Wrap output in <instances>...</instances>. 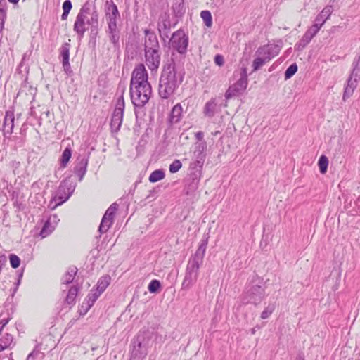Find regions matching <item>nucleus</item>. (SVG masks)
Segmentation results:
<instances>
[{"instance_id":"38","label":"nucleus","mask_w":360,"mask_h":360,"mask_svg":"<svg viewBox=\"0 0 360 360\" xmlns=\"http://www.w3.org/2000/svg\"><path fill=\"white\" fill-rule=\"evenodd\" d=\"M182 167V164L180 160H175L170 165H169V172L171 173L177 172Z\"/></svg>"},{"instance_id":"10","label":"nucleus","mask_w":360,"mask_h":360,"mask_svg":"<svg viewBox=\"0 0 360 360\" xmlns=\"http://www.w3.org/2000/svg\"><path fill=\"white\" fill-rule=\"evenodd\" d=\"M118 205L117 203H112L106 210L104 214L101 224L98 228V231L102 234L108 231L113 223V219Z\"/></svg>"},{"instance_id":"47","label":"nucleus","mask_w":360,"mask_h":360,"mask_svg":"<svg viewBox=\"0 0 360 360\" xmlns=\"http://www.w3.org/2000/svg\"><path fill=\"white\" fill-rule=\"evenodd\" d=\"M77 269L76 267H71L68 269L66 274L69 275L71 277H73L75 278V276L77 274Z\"/></svg>"},{"instance_id":"24","label":"nucleus","mask_w":360,"mask_h":360,"mask_svg":"<svg viewBox=\"0 0 360 360\" xmlns=\"http://www.w3.org/2000/svg\"><path fill=\"white\" fill-rule=\"evenodd\" d=\"M182 107L180 104L175 105L170 113L169 121L171 123H177L180 120L182 115Z\"/></svg>"},{"instance_id":"4","label":"nucleus","mask_w":360,"mask_h":360,"mask_svg":"<svg viewBox=\"0 0 360 360\" xmlns=\"http://www.w3.org/2000/svg\"><path fill=\"white\" fill-rule=\"evenodd\" d=\"M207 244L206 241L201 243L195 253L189 259L184 279L182 282V287L184 288L188 289L196 282L199 269L203 262Z\"/></svg>"},{"instance_id":"58","label":"nucleus","mask_w":360,"mask_h":360,"mask_svg":"<svg viewBox=\"0 0 360 360\" xmlns=\"http://www.w3.org/2000/svg\"><path fill=\"white\" fill-rule=\"evenodd\" d=\"M4 25H2V27H1V24H0V32L4 29Z\"/></svg>"},{"instance_id":"44","label":"nucleus","mask_w":360,"mask_h":360,"mask_svg":"<svg viewBox=\"0 0 360 360\" xmlns=\"http://www.w3.org/2000/svg\"><path fill=\"white\" fill-rule=\"evenodd\" d=\"M73 280H74L73 277H71L69 275L65 274L61 279L62 285H68V284L72 283L73 281Z\"/></svg>"},{"instance_id":"27","label":"nucleus","mask_w":360,"mask_h":360,"mask_svg":"<svg viewBox=\"0 0 360 360\" xmlns=\"http://www.w3.org/2000/svg\"><path fill=\"white\" fill-rule=\"evenodd\" d=\"M72 156V148L70 146L66 147L63 150L60 158V166L63 168L67 167V165Z\"/></svg>"},{"instance_id":"25","label":"nucleus","mask_w":360,"mask_h":360,"mask_svg":"<svg viewBox=\"0 0 360 360\" xmlns=\"http://www.w3.org/2000/svg\"><path fill=\"white\" fill-rule=\"evenodd\" d=\"M319 30L320 28L317 25H312L303 35L302 41H304L305 43H309Z\"/></svg>"},{"instance_id":"31","label":"nucleus","mask_w":360,"mask_h":360,"mask_svg":"<svg viewBox=\"0 0 360 360\" xmlns=\"http://www.w3.org/2000/svg\"><path fill=\"white\" fill-rule=\"evenodd\" d=\"M318 165L319 167L320 172L323 174L327 172L328 166V160L326 155H322L319 160Z\"/></svg>"},{"instance_id":"1","label":"nucleus","mask_w":360,"mask_h":360,"mask_svg":"<svg viewBox=\"0 0 360 360\" xmlns=\"http://www.w3.org/2000/svg\"><path fill=\"white\" fill-rule=\"evenodd\" d=\"M152 94V88L148 82V75L143 64L135 67L130 81V96L133 105L137 108L144 106Z\"/></svg>"},{"instance_id":"43","label":"nucleus","mask_w":360,"mask_h":360,"mask_svg":"<svg viewBox=\"0 0 360 360\" xmlns=\"http://www.w3.org/2000/svg\"><path fill=\"white\" fill-rule=\"evenodd\" d=\"M91 307V306H89V304L87 303H86L85 302H83V303L81 305V307L79 309L80 314H82V315L86 314L88 312V311L90 309Z\"/></svg>"},{"instance_id":"59","label":"nucleus","mask_w":360,"mask_h":360,"mask_svg":"<svg viewBox=\"0 0 360 360\" xmlns=\"http://www.w3.org/2000/svg\"><path fill=\"white\" fill-rule=\"evenodd\" d=\"M251 333H252V334H255V328H252V330H251Z\"/></svg>"},{"instance_id":"16","label":"nucleus","mask_w":360,"mask_h":360,"mask_svg":"<svg viewBox=\"0 0 360 360\" xmlns=\"http://www.w3.org/2000/svg\"><path fill=\"white\" fill-rule=\"evenodd\" d=\"M15 116L11 110H7L5 113L3 132L4 136H10L12 134L14 127Z\"/></svg>"},{"instance_id":"15","label":"nucleus","mask_w":360,"mask_h":360,"mask_svg":"<svg viewBox=\"0 0 360 360\" xmlns=\"http://www.w3.org/2000/svg\"><path fill=\"white\" fill-rule=\"evenodd\" d=\"M146 64L153 72L157 70L160 63V50L145 51Z\"/></svg>"},{"instance_id":"50","label":"nucleus","mask_w":360,"mask_h":360,"mask_svg":"<svg viewBox=\"0 0 360 360\" xmlns=\"http://www.w3.org/2000/svg\"><path fill=\"white\" fill-rule=\"evenodd\" d=\"M309 43H305L304 41H302V39L300 41V42L296 45L297 46V49L298 50H302L307 44H308Z\"/></svg>"},{"instance_id":"56","label":"nucleus","mask_w":360,"mask_h":360,"mask_svg":"<svg viewBox=\"0 0 360 360\" xmlns=\"http://www.w3.org/2000/svg\"><path fill=\"white\" fill-rule=\"evenodd\" d=\"M5 349V347L2 345L1 343H0V352Z\"/></svg>"},{"instance_id":"40","label":"nucleus","mask_w":360,"mask_h":360,"mask_svg":"<svg viewBox=\"0 0 360 360\" xmlns=\"http://www.w3.org/2000/svg\"><path fill=\"white\" fill-rule=\"evenodd\" d=\"M274 306H268L264 309V310L261 314V318L262 319H267L274 311Z\"/></svg>"},{"instance_id":"35","label":"nucleus","mask_w":360,"mask_h":360,"mask_svg":"<svg viewBox=\"0 0 360 360\" xmlns=\"http://www.w3.org/2000/svg\"><path fill=\"white\" fill-rule=\"evenodd\" d=\"M351 74L353 75V77H360V54L353 63V69Z\"/></svg>"},{"instance_id":"54","label":"nucleus","mask_w":360,"mask_h":360,"mask_svg":"<svg viewBox=\"0 0 360 360\" xmlns=\"http://www.w3.org/2000/svg\"><path fill=\"white\" fill-rule=\"evenodd\" d=\"M68 14H69V12H65L63 11L62 15H61V18L62 20H66L68 16Z\"/></svg>"},{"instance_id":"53","label":"nucleus","mask_w":360,"mask_h":360,"mask_svg":"<svg viewBox=\"0 0 360 360\" xmlns=\"http://www.w3.org/2000/svg\"><path fill=\"white\" fill-rule=\"evenodd\" d=\"M20 166V162L18 161H13L12 162V167L14 168H18Z\"/></svg>"},{"instance_id":"60","label":"nucleus","mask_w":360,"mask_h":360,"mask_svg":"<svg viewBox=\"0 0 360 360\" xmlns=\"http://www.w3.org/2000/svg\"><path fill=\"white\" fill-rule=\"evenodd\" d=\"M138 346H139V347H141V342H139Z\"/></svg>"},{"instance_id":"45","label":"nucleus","mask_w":360,"mask_h":360,"mask_svg":"<svg viewBox=\"0 0 360 360\" xmlns=\"http://www.w3.org/2000/svg\"><path fill=\"white\" fill-rule=\"evenodd\" d=\"M72 7V3L70 0H65L63 4V10L65 12L70 13Z\"/></svg>"},{"instance_id":"13","label":"nucleus","mask_w":360,"mask_h":360,"mask_svg":"<svg viewBox=\"0 0 360 360\" xmlns=\"http://www.w3.org/2000/svg\"><path fill=\"white\" fill-rule=\"evenodd\" d=\"M105 12L108 25L117 24L118 19L120 18V15L117 6L112 0L110 1H106Z\"/></svg>"},{"instance_id":"49","label":"nucleus","mask_w":360,"mask_h":360,"mask_svg":"<svg viewBox=\"0 0 360 360\" xmlns=\"http://www.w3.org/2000/svg\"><path fill=\"white\" fill-rule=\"evenodd\" d=\"M6 18V11H0V24L4 25Z\"/></svg>"},{"instance_id":"21","label":"nucleus","mask_w":360,"mask_h":360,"mask_svg":"<svg viewBox=\"0 0 360 360\" xmlns=\"http://www.w3.org/2000/svg\"><path fill=\"white\" fill-rule=\"evenodd\" d=\"M60 56L62 57V63L64 68V71L66 73L70 72V64L69 63L70 56V44L68 43L64 44L60 51Z\"/></svg>"},{"instance_id":"9","label":"nucleus","mask_w":360,"mask_h":360,"mask_svg":"<svg viewBox=\"0 0 360 360\" xmlns=\"http://www.w3.org/2000/svg\"><path fill=\"white\" fill-rule=\"evenodd\" d=\"M124 100L122 95L117 98L115 108L112 115L110 127L114 132H117L122 123L124 110Z\"/></svg>"},{"instance_id":"18","label":"nucleus","mask_w":360,"mask_h":360,"mask_svg":"<svg viewBox=\"0 0 360 360\" xmlns=\"http://www.w3.org/2000/svg\"><path fill=\"white\" fill-rule=\"evenodd\" d=\"M221 111V107L218 104L217 98H213L205 105L203 113L206 117H212L214 115Z\"/></svg>"},{"instance_id":"14","label":"nucleus","mask_w":360,"mask_h":360,"mask_svg":"<svg viewBox=\"0 0 360 360\" xmlns=\"http://www.w3.org/2000/svg\"><path fill=\"white\" fill-rule=\"evenodd\" d=\"M144 51H150L151 50H160V44L155 33L148 29L144 30Z\"/></svg>"},{"instance_id":"33","label":"nucleus","mask_w":360,"mask_h":360,"mask_svg":"<svg viewBox=\"0 0 360 360\" xmlns=\"http://www.w3.org/2000/svg\"><path fill=\"white\" fill-rule=\"evenodd\" d=\"M13 335L8 333H6L0 338V343L5 347V349L9 347L13 343Z\"/></svg>"},{"instance_id":"34","label":"nucleus","mask_w":360,"mask_h":360,"mask_svg":"<svg viewBox=\"0 0 360 360\" xmlns=\"http://www.w3.org/2000/svg\"><path fill=\"white\" fill-rule=\"evenodd\" d=\"M267 62L266 60L259 58V56H255V58L254 59L252 65L253 68L252 71H257L261 67H262Z\"/></svg>"},{"instance_id":"22","label":"nucleus","mask_w":360,"mask_h":360,"mask_svg":"<svg viewBox=\"0 0 360 360\" xmlns=\"http://www.w3.org/2000/svg\"><path fill=\"white\" fill-rule=\"evenodd\" d=\"M360 77H353V75H350L347 80V84L345 89L343 100L345 101L347 98L350 97L353 94L355 89L357 86V83Z\"/></svg>"},{"instance_id":"37","label":"nucleus","mask_w":360,"mask_h":360,"mask_svg":"<svg viewBox=\"0 0 360 360\" xmlns=\"http://www.w3.org/2000/svg\"><path fill=\"white\" fill-rule=\"evenodd\" d=\"M160 288V282L158 280H153L150 282L148 289L150 292L154 293Z\"/></svg>"},{"instance_id":"55","label":"nucleus","mask_w":360,"mask_h":360,"mask_svg":"<svg viewBox=\"0 0 360 360\" xmlns=\"http://www.w3.org/2000/svg\"><path fill=\"white\" fill-rule=\"evenodd\" d=\"M11 3L16 4L19 1V0H8Z\"/></svg>"},{"instance_id":"48","label":"nucleus","mask_w":360,"mask_h":360,"mask_svg":"<svg viewBox=\"0 0 360 360\" xmlns=\"http://www.w3.org/2000/svg\"><path fill=\"white\" fill-rule=\"evenodd\" d=\"M7 3L6 0H0V11H6Z\"/></svg>"},{"instance_id":"28","label":"nucleus","mask_w":360,"mask_h":360,"mask_svg":"<svg viewBox=\"0 0 360 360\" xmlns=\"http://www.w3.org/2000/svg\"><path fill=\"white\" fill-rule=\"evenodd\" d=\"M78 293V288L77 286L71 287L67 294L65 302L68 304L71 305L75 304V300Z\"/></svg>"},{"instance_id":"61","label":"nucleus","mask_w":360,"mask_h":360,"mask_svg":"<svg viewBox=\"0 0 360 360\" xmlns=\"http://www.w3.org/2000/svg\"><path fill=\"white\" fill-rule=\"evenodd\" d=\"M11 360H13V359H11Z\"/></svg>"},{"instance_id":"12","label":"nucleus","mask_w":360,"mask_h":360,"mask_svg":"<svg viewBox=\"0 0 360 360\" xmlns=\"http://www.w3.org/2000/svg\"><path fill=\"white\" fill-rule=\"evenodd\" d=\"M206 148L207 143L205 141L195 143L192 163L194 167H202L205 159V152Z\"/></svg>"},{"instance_id":"6","label":"nucleus","mask_w":360,"mask_h":360,"mask_svg":"<svg viewBox=\"0 0 360 360\" xmlns=\"http://www.w3.org/2000/svg\"><path fill=\"white\" fill-rule=\"evenodd\" d=\"M75 188L76 184L70 177L61 181L53 198L56 203V206L60 205L67 201L75 191Z\"/></svg>"},{"instance_id":"41","label":"nucleus","mask_w":360,"mask_h":360,"mask_svg":"<svg viewBox=\"0 0 360 360\" xmlns=\"http://www.w3.org/2000/svg\"><path fill=\"white\" fill-rule=\"evenodd\" d=\"M41 356V353L37 350H33L27 357L26 360H37Z\"/></svg>"},{"instance_id":"57","label":"nucleus","mask_w":360,"mask_h":360,"mask_svg":"<svg viewBox=\"0 0 360 360\" xmlns=\"http://www.w3.org/2000/svg\"><path fill=\"white\" fill-rule=\"evenodd\" d=\"M296 360H304V359L302 356H299Z\"/></svg>"},{"instance_id":"23","label":"nucleus","mask_w":360,"mask_h":360,"mask_svg":"<svg viewBox=\"0 0 360 360\" xmlns=\"http://www.w3.org/2000/svg\"><path fill=\"white\" fill-rule=\"evenodd\" d=\"M108 34L110 41L113 44L115 47L119 46L120 41V30L117 28V24L108 25Z\"/></svg>"},{"instance_id":"46","label":"nucleus","mask_w":360,"mask_h":360,"mask_svg":"<svg viewBox=\"0 0 360 360\" xmlns=\"http://www.w3.org/2000/svg\"><path fill=\"white\" fill-rule=\"evenodd\" d=\"M11 318L8 316L7 317L2 318L0 320V335L4 329V328L6 326V324L10 321Z\"/></svg>"},{"instance_id":"29","label":"nucleus","mask_w":360,"mask_h":360,"mask_svg":"<svg viewBox=\"0 0 360 360\" xmlns=\"http://www.w3.org/2000/svg\"><path fill=\"white\" fill-rule=\"evenodd\" d=\"M101 295L99 292L96 291L95 289H92L84 302L87 303L89 306L92 307Z\"/></svg>"},{"instance_id":"19","label":"nucleus","mask_w":360,"mask_h":360,"mask_svg":"<svg viewBox=\"0 0 360 360\" xmlns=\"http://www.w3.org/2000/svg\"><path fill=\"white\" fill-rule=\"evenodd\" d=\"M333 11L332 6L328 5L323 8V9L317 15L315 18L314 25H317L321 29L326 21L330 18V15Z\"/></svg>"},{"instance_id":"51","label":"nucleus","mask_w":360,"mask_h":360,"mask_svg":"<svg viewBox=\"0 0 360 360\" xmlns=\"http://www.w3.org/2000/svg\"><path fill=\"white\" fill-rule=\"evenodd\" d=\"M22 276V274H20L19 275V278H18V279L17 282L15 283V288L13 289V295H12L13 296V295H14V294L16 292V291H17V290H18V286H19V285H20V279H21Z\"/></svg>"},{"instance_id":"7","label":"nucleus","mask_w":360,"mask_h":360,"mask_svg":"<svg viewBox=\"0 0 360 360\" xmlns=\"http://www.w3.org/2000/svg\"><path fill=\"white\" fill-rule=\"evenodd\" d=\"M248 83L246 68H243L240 71L239 79L231 85L225 93L226 99L229 100L233 97L241 95L247 89Z\"/></svg>"},{"instance_id":"30","label":"nucleus","mask_w":360,"mask_h":360,"mask_svg":"<svg viewBox=\"0 0 360 360\" xmlns=\"http://www.w3.org/2000/svg\"><path fill=\"white\" fill-rule=\"evenodd\" d=\"M165 172L162 169H157L153 171L150 176H149V181L151 183H155L157 181H159L165 178Z\"/></svg>"},{"instance_id":"36","label":"nucleus","mask_w":360,"mask_h":360,"mask_svg":"<svg viewBox=\"0 0 360 360\" xmlns=\"http://www.w3.org/2000/svg\"><path fill=\"white\" fill-rule=\"evenodd\" d=\"M297 70V65L295 63L290 65L285 72V78L286 79L292 77Z\"/></svg>"},{"instance_id":"39","label":"nucleus","mask_w":360,"mask_h":360,"mask_svg":"<svg viewBox=\"0 0 360 360\" xmlns=\"http://www.w3.org/2000/svg\"><path fill=\"white\" fill-rule=\"evenodd\" d=\"M9 259H10L11 266L13 268L16 269L20 266V259L17 255H15L14 254H11L9 256Z\"/></svg>"},{"instance_id":"20","label":"nucleus","mask_w":360,"mask_h":360,"mask_svg":"<svg viewBox=\"0 0 360 360\" xmlns=\"http://www.w3.org/2000/svg\"><path fill=\"white\" fill-rule=\"evenodd\" d=\"M57 219V216L53 215L52 217H49L45 222L39 233L42 238H46L53 232L56 227V225L53 224L56 223Z\"/></svg>"},{"instance_id":"17","label":"nucleus","mask_w":360,"mask_h":360,"mask_svg":"<svg viewBox=\"0 0 360 360\" xmlns=\"http://www.w3.org/2000/svg\"><path fill=\"white\" fill-rule=\"evenodd\" d=\"M88 165V159L85 157H79L77 160L76 165L74 167V172L78 176L79 181H81L86 172Z\"/></svg>"},{"instance_id":"42","label":"nucleus","mask_w":360,"mask_h":360,"mask_svg":"<svg viewBox=\"0 0 360 360\" xmlns=\"http://www.w3.org/2000/svg\"><path fill=\"white\" fill-rule=\"evenodd\" d=\"M214 63L217 65L218 66H222L224 65V57L223 56L220 55V54H217L214 56Z\"/></svg>"},{"instance_id":"8","label":"nucleus","mask_w":360,"mask_h":360,"mask_svg":"<svg viewBox=\"0 0 360 360\" xmlns=\"http://www.w3.org/2000/svg\"><path fill=\"white\" fill-rule=\"evenodd\" d=\"M170 47L180 54H185L188 45V37L182 30L174 32L169 41Z\"/></svg>"},{"instance_id":"3","label":"nucleus","mask_w":360,"mask_h":360,"mask_svg":"<svg viewBox=\"0 0 360 360\" xmlns=\"http://www.w3.org/2000/svg\"><path fill=\"white\" fill-rule=\"evenodd\" d=\"M90 27L91 30L98 27V12L94 3L86 1L80 8L73 26L74 31L82 38Z\"/></svg>"},{"instance_id":"52","label":"nucleus","mask_w":360,"mask_h":360,"mask_svg":"<svg viewBox=\"0 0 360 360\" xmlns=\"http://www.w3.org/2000/svg\"><path fill=\"white\" fill-rule=\"evenodd\" d=\"M204 134L202 131H198L195 134V137L198 140L201 141L203 139Z\"/></svg>"},{"instance_id":"26","label":"nucleus","mask_w":360,"mask_h":360,"mask_svg":"<svg viewBox=\"0 0 360 360\" xmlns=\"http://www.w3.org/2000/svg\"><path fill=\"white\" fill-rule=\"evenodd\" d=\"M110 282V277L109 276H102L97 283L96 288L95 289L96 291L99 292L100 294H102L106 288L109 285Z\"/></svg>"},{"instance_id":"11","label":"nucleus","mask_w":360,"mask_h":360,"mask_svg":"<svg viewBox=\"0 0 360 360\" xmlns=\"http://www.w3.org/2000/svg\"><path fill=\"white\" fill-rule=\"evenodd\" d=\"M279 51L280 47L278 45L266 44L257 49L255 52V56H259L266 62H269L274 57L277 56Z\"/></svg>"},{"instance_id":"5","label":"nucleus","mask_w":360,"mask_h":360,"mask_svg":"<svg viewBox=\"0 0 360 360\" xmlns=\"http://www.w3.org/2000/svg\"><path fill=\"white\" fill-rule=\"evenodd\" d=\"M261 284H262L261 283ZM266 297L265 288L263 285L250 284L245 291L243 302L244 304H259Z\"/></svg>"},{"instance_id":"32","label":"nucleus","mask_w":360,"mask_h":360,"mask_svg":"<svg viewBox=\"0 0 360 360\" xmlns=\"http://www.w3.org/2000/svg\"><path fill=\"white\" fill-rule=\"evenodd\" d=\"M200 17L203 20L205 25L207 27H210L212 25V18L209 11H202L200 13Z\"/></svg>"},{"instance_id":"2","label":"nucleus","mask_w":360,"mask_h":360,"mask_svg":"<svg viewBox=\"0 0 360 360\" xmlns=\"http://www.w3.org/2000/svg\"><path fill=\"white\" fill-rule=\"evenodd\" d=\"M184 71L174 62L164 67L159 82V94L162 98H168L182 82Z\"/></svg>"}]
</instances>
